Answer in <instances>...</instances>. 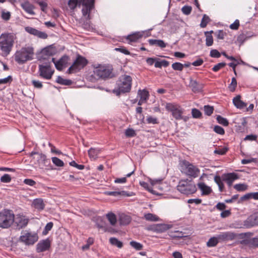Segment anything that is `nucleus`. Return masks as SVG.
Returning a JSON list of instances; mask_svg holds the SVG:
<instances>
[{"mask_svg": "<svg viewBox=\"0 0 258 258\" xmlns=\"http://www.w3.org/2000/svg\"><path fill=\"white\" fill-rule=\"evenodd\" d=\"M16 39L12 33H4L0 35V53L3 56H7L12 50Z\"/></svg>", "mask_w": 258, "mask_h": 258, "instance_id": "obj_1", "label": "nucleus"}, {"mask_svg": "<svg viewBox=\"0 0 258 258\" xmlns=\"http://www.w3.org/2000/svg\"><path fill=\"white\" fill-rule=\"evenodd\" d=\"M34 49L31 46H25L17 50L14 54L15 60L19 64H24L32 60L34 56Z\"/></svg>", "mask_w": 258, "mask_h": 258, "instance_id": "obj_2", "label": "nucleus"}, {"mask_svg": "<svg viewBox=\"0 0 258 258\" xmlns=\"http://www.w3.org/2000/svg\"><path fill=\"white\" fill-rule=\"evenodd\" d=\"M177 189L181 194L189 195L197 191L196 185L192 180L181 179L179 181Z\"/></svg>", "mask_w": 258, "mask_h": 258, "instance_id": "obj_3", "label": "nucleus"}, {"mask_svg": "<svg viewBox=\"0 0 258 258\" xmlns=\"http://www.w3.org/2000/svg\"><path fill=\"white\" fill-rule=\"evenodd\" d=\"M112 71L113 68L111 66L101 64L94 67L93 70L94 75L98 79L103 80L112 78L113 76Z\"/></svg>", "mask_w": 258, "mask_h": 258, "instance_id": "obj_4", "label": "nucleus"}, {"mask_svg": "<svg viewBox=\"0 0 258 258\" xmlns=\"http://www.w3.org/2000/svg\"><path fill=\"white\" fill-rule=\"evenodd\" d=\"M14 214L11 210L4 209L0 212V227H9L14 221Z\"/></svg>", "mask_w": 258, "mask_h": 258, "instance_id": "obj_5", "label": "nucleus"}, {"mask_svg": "<svg viewBox=\"0 0 258 258\" xmlns=\"http://www.w3.org/2000/svg\"><path fill=\"white\" fill-rule=\"evenodd\" d=\"M132 78L128 75L121 76L117 83L118 94L129 92L132 87Z\"/></svg>", "mask_w": 258, "mask_h": 258, "instance_id": "obj_6", "label": "nucleus"}, {"mask_svg": "<svg viewBox=\"0 0 258 258\" xmlns=\"http://www.w3.org/2000/svg\"><path fill=\"white\" fill-rule=\"evenodd\" d=\"M38 240V234L34 231L29 230L23 231L19 238L20 241L26 245H33Z\"/></svg>", "mask_w": 258, "mask_h": 258, "instance_id": "obj_7", "label": "nucleus"}, {"mask_svg": "<svg viewBox=\"0 0 258 258\" xmlns=\"http://www.w3.org/2000/svg\"><path fill=\"white\" fill-rule=\"evenodd\" d=\"M182 173L192 178H196L199 176L200 170L196 166L186 161H183L181 165Z\"/></svg>", "mask_w": 258, "mask_h": 258, "instance_id": "obj_8", "label": "nucleus"}, {"mask_svg": "<svg viewBox=\"0 0 258 258\" xmlns=\"http://www.w3.org/2000/svg\"><path fill=\"white\" fill-rule=\"evenodd\" d=\"M166 109L172 113V116L176 120H181L183 118L182 114L183 109L181 106L176 103H167L165 106Z\"/></svg>", "mask_w": 258, "mask_h": 258, "instance_id": "obj_9", "label": "nucleus"}, {"mask_svg": "<svg viewBox=\"0 0 258 258\" xmlns=\"http://www.w3.org/2000/svg\"><path fill=\"white\" fill-rule=\"evenodd\" d=\"M87 63L88 60L86 58L80 55H78L68 71L70 74L77 72L84 68Z\"/></svg>", "mask_w": 258, "mask_h": 258, "instance_id": "obj_10", "label": "nucleus"}, {"mask_svg": "<svg viewBox=\"0 0 258 258\" xmlns=\"http://www.w3.org/2000/svg\"><path fill=\"white\" fill-rule=\"evenodd\" d=\"M54 70L51 68L50 64H40L39 66V75L46 80H50L53 73Z\"/></svg>", "mask_w": 258, "mask_h": 258, "instance_id": "obj_11", "label": "nucleus"}, {"mask_svg": "<svg viewBox=\"0 0 258 258\" xmlns=\"http://www.w3.org/2000/svg\"><path fill=\"white\" fill-rule=\"evenodd\" d=\"M220 242L233 240L237 237L236 234L231 231L221 232L217 235Z\"/></svg>", "mask_w": 258, "mask_h": 258, "instance_id": "obj_12", "label": "nucleus"}, {"mask_svg": "<svg viewBox=\"0 0 258 258\" xmlns=\"http://www.w3.org/2000/svg\"><path fill=\"white\" fill-rule=\"evenodd\" d=\"M69 57L67 55L62 56L58 60L55 61V58H52V61L54 63L56 69L58 71H61L67 66Z\"/></svg>", "mask_w": 258, "mask_h": 258, "instance_id": "obj_13", "label": "nucleus"}, {"mask_svg": "<svg viewBox=\"0 0 258 258\" xmlns=\"http://www.w3.org/2000/svg\"><path fill=\"white\" fill-rule=\"evenodd\" d=\"M238 178V175L234 172L224 174L222 176V180L226 182L229 187H231L233 182Z\"/></svg>", "mask_w": 258, "mask_h": 258, "instance_id": "obj_14", "label": "nucleus"}, {"mask_svg": "<svg viewBox=\"0 0 258 258\" xmlns=\"http://www.w3.org/2000/svg\"><path fill=\"white\" fill-rule=\"evenodd\" d=\"M25 31L30 34L33 35L41 39H46L48 35L44 32L39 31L35 28L31 27H26L25 28Z\"/></svg>", "mask_w": 258, "mask_h": 258, "instance_id": "obj_15", "label": "nucleus"}, {"mask_svg": "<svg viewBox=\"0 0 258 258\" xmlns=\"http://www.w3.org/2000/svg\"><path fill=\"white\" fill-rule=\"evenodd\" d=\"M94 0H91L90 4L82 5L83 8L82 10L83 16L87 19H90V14L94 7Z\"/></svg>", "mask_w": 258, "mask_h": 258, "instance_id": "obj_16", "label": "nucleus"}, {"mask_svg": "<svg viewBox=\"0 0 258 258\" xmlns=\"http://www.w3.org/2000/svg\"><path fill=\"white\" fill-rule=\"evenodd\" d=\"M50 247V241L46 239L39 242L37 245V251L43 252L49 249Z\"/></svg>", "mask_w": 258, "mask_h": 258, "instance_id": "obj_17", "label": "nucleus"}, {"mask_svg": "<svg viewBox=\"0 0 258 258\" xmlns=\"http://www.w3.org/2000/svg\"><path fill=\"white\" fill-rule=\"evenodd\" d=\"M21 7L28 14L31 15H34L35 14L34 11L35 7L29 2L25 1L23 3H22L21 4Z\"/></svg>", "mask_w": 258, "mask_h": 258, "instance_id": "obj_18", "label": "nucleus"}, {"mask_svg": "<svg viewBox=\"0 0 258 258\" xmlns=\"http://www.w3.org/2000/svg\"><path fill=\"white\" fill-rule=\"evenodd\" d=\"M28 221V219L23 216L18 215L16 218V223L19 228H22L26 226Z\"/></svg>", "mask_w": 258, "mask_h": 258, "instance_id": "obj_19", "label": "nucleus"}, {"mask_svg": "<svg viewBox=\"0 0 258 258\" xmlns=\"http://www.w3.org/2000/svg\"><path fill=\"white\" fill-rule=\"evenodd\" d=\"M142 36L143 34L141 32H136L128 35L126 37V40L128 41L129 44H132V43L138 41Z\"/></svg>", "mask_w": 258, "mask_h": 258, "instance_id": "obj_20", "label": "nucleus"}, {"mask_svg": "<svg viewBox=\"0 0 258 258\" xmlns=\"http://www.w3.org/2000/svg\"><path fill=\"white\" fill-rule=\"evenodd\" d=\"M170 228V226L169 225L165 224H160L154 225L152 229L155 232L158 233H162L167 231Z\"/></svg>", "mask_w": 258, "mask_h": 258, "instance_id": "obj_21", "label": "nucleus"}, {"mask_svg": "<svg viewBox=\"0 0 258 258\" xmlns=\"http://www.w3.org/2000/svg\"><path fill=\"white\" fill-rule=\"evenodd\" d=\"M240 95H237L233 99V103L235 107L239 109H243L247 106V104L240 99Z\"/></svg>", "mask_w": 258, "mask_h": 258, "instance_id": "obj_22", "label": "nucleus"}, {"mask_svg": "<svg viewBox=\"0 0 258 258\" xmlns=\"http://www.w3.org/2000/svg\"><path fill=\"white\" fill-rule=\"evenodd\" d=\"M246 222L249 223L248 225L249 227L258 225V211L250 216L247 219Z\"/></svg>", "mask_w": 258, "mask_h": 258, "instance_id": "obj_23", "label": "nucleus"}, {"mask_svg": "<svg viewBox=\"0 0 258 258\" xmlns=\"http://www.w3.org/2000/svg\"><path fill=\"white\" fill-rule=\"evenodd\" d=\"M200 189L202 191L203 195H208L212 192V189L210 186H207L204 182H200L198 184Z\"/></svg>", "mask_w": 258, "mask_h": 258, "instance_id": "obj_24", "label": "nucleus"}, {"mask_svg": "<svg viewBox=\"0 0 258 258\" xmlns=\"http://www.w3.org/2000/svg\"><path fill=\"white\" fill-rule=\"evenodd\" d=\"M131 217L130 216L124 214H122L119 216V221L120 225H127L131 222Z\"/></svg>", "mask_w": 258, "mask_h": 258, "instance_id": "obj_25", "label": "nucleus"}, {"mask_svg": "<svg viewBox=\"0 0 258 258\" xmlns=\"http://www.w3.org/2000/svg\"><path fill=\"white\" fill-rule=\"evenodd\" d=\"M33 206L38 210H42L44 208L45 204L41 199H35L32 203Z\"/></svg>", "mask_w": 258, "mask_h": 258, "instance_id": "obj_26", "label": "nucleus"}, {"mask_svg": "<svg viewBox=\"0 0 258 258\" xmlns=\"http://www.w3.org/2000/svg\"><path fill=\"white\" fill-rule=\"evenodd\" d=\"M148 42L150 45H156L161 48H164L166 46V44L162 40L149 39Z\"/></svg>", "mask_w": 258, "mask_h": 258, "instance_id": "obj_27", "label": "nucleus"}, {"mask_svg": "<svg viewBox=\"0 0 258 258\" xmlns=\"http://www.w3.org/2000/svg\"><path fill=\"white\" fill-rule=\"evenodd\" d=\"M213 33V31H206L205 32V35L206 36V44L207 46H212L213 44V38L212 35V34Z\"/></svg>", "mask_w": 258, "mask_h": 258, "instance_id": "obj_28", "label": "nucleus"}, {"mask_svg": "<svg viewBox=\"0 0 258 258\" xmlns=\"http://www.w3.org/2000/svg\"><path fill=\"white\" fill-rule=\"evenodd\" d=\"M100 153V150L99 149L91 148L88 151L89 157L93 160H96L98 158V155Z\"/></svg>", "mask_w": 258, "mask_h": 258, "instance_id": "obj_29", "label": "nucleus"}, {"mask_svg": "<svg viewBox=\"0 0 258 258\" xmlns=\"http://www.w3.org/2000/svg\"><path fill=\"white\" fill-rule=\"evenodd\" d=\"M189 86L194 92H199L202 90L201 86L196 81L191 80Z\"/></svg>", "mask_w": 258, "mask_h": 258, "instance_id": "obj_30", "label": "nucleus"}, {"mask_svg": "<svg viewBox=\"0 0 258 258\" xmlns=\"http://www.w3.org/2000/svg\"><path fill=\"white\" fill-rule=\"evenodd\" d=\"M222 177L219 175H216L214 177V181L217 184L219 189L220 192H223L224 190V185L222 182Z\"/></svg>", "mask_w": 258, "mask_h": 258, "instance_id": "obj_31", "label": "nucleus"}, {"mask_svg": "<svg viewBox=\"0 0 258 258\" xmlns=\"http://www.w3.org/2000/svg\"><path fill=\"white\" fill-rule=\"evenodd\" d=\"M105 194L107 196H111L114 197H117L119 196H130L129 194H127V192L125 191H107L105 192Z\"/></svg>", "mask_w": 258, "mask_h": 258, "instance_id": "obj_32", "label": "nucleus"}, {"mask_svg": "<svg viewBox=\"0 0 258 258\" xmlns=\"http://www.w3.org/2000/svg\"><path fill=\"white\" fill-rule=\"evenodd\" d=\"M138 95L140 97V99L145 101H147L149 99V93L145 89L139 90L138 91Z\"/></svg>", "mask_w": 258, "mask_h": 258, "instance_id": "obj_33", "label": "nucleus"}, {"mask_svg": "<svg viewBox=\"0 0 258 258\" xmlns=\"http://www.w3.org/2000/svg\"><path fill=\"white\" fill-rule=\"evenodd\" d=\"M219 242L217 236L216 237H212L210 238L207 242V246L209 247H214L216 246Z\"/></svg>", "mask_w": 258, "mask_h": 258, "instance_id": "obj_34", "label": "nucleus"}, {"mask_svg": "<svg viewBox=\"0 0 258 258\" xmlns=\"http://www.w3.org/2000/svg\"><path fill=\"white\" fill-rule=\"evenodd\" d=\"M106 218L109 222L110 224L114 226L117 222V219L116 215L113 213H109L106 214Z\"/></svg>", "mask_w": 258, "mask_h": 258, "instance_id": "obj_35", "label": "nucleus"}, {"mask_svg": "<svg viewBox=\"0 0 258 258\" xmlns=\"http://www.w3.org/2000/svg\"><path fill=\"white\" fill-rule=\"evenodd\" d=\"M56 81L57 83L63 85H70L72 84L71 80L64 79L60 76L57 77Z\"/></svg>", "mask_w": 258, "mask_h": 258, "instance_id": "obj_36", "label": "nucleus"}, {"mask_svg": "<svg viewBox=\"0 0 258 258\" xmlns=\"http://www.w3.org/2000/svg\"><path fill=\"white\" fill-rule=\"evenodd\" d=\"M144 218L146 220L150 221H158L159 220V218L157 215L151 213L145 214Z\"/></svg>", "mask_w": 258, "mask_h": 258, "instance_id": "obj_37", "label": "nucleus"}, {"mask_svg": "<svg viewBox=\"0 0 258 258\" xmlns=\"http://www.w3.org/2000/svg\"><path fill=\"white\" fill-rule=\"evenodd\" d=\"M169 63L166 60H162L160 61L158 59L155 62V67L157 68H161L162 67H167L169 66Z\"/></svg>", "mask_w": 258, "mask_h": 258, "instance_id": "obj_38", "label": "nucleus"}, {"mask_svg": "<svg viewBox=\"0 0 258 258\" xmlns=\"http://www.w3.org/2000/svg\"><path fill=\"white\" fill-rule=\"evenodd\" d=\"M229 148L227 147H219L214 150V153L216 154L223 155L226 154Z\"/></svg>", "mask_w": 258, "mask_h": 258, "instance_id": "obj_39", "label": "nucleus"}, {"mask_svg": "<svg viewBox=\"0 0 258 258\" xmlns=\"http://www.w3.org/2000/svg\"><path fill=\"white\" fill-rule=\"evenodd\" d=\"M109 242L112 245L116 246L118 248H121L123 246L122 243L114 237L110 238Z\"/></svg>", "mask_w": 258, "mask_h": 258, "instance_id": "obj_40", "label": "nucleus"}, {"mask_svg": "<svg viewBox=\"0 0 258 258\" xmlns=\"http://www.w3.org/2000/svg\"><path fill=\"white\" fill-rule=\"evenodd\" d=\"M234 188L238 191H243L247 189L248 186L244 183H239L235 184Z\"/></svg>", "mask_w": 258, "mask_h": 258, "instance_id": "obj_41", "label": "nucleus"}, {"mask_svg": "<svg viewBox=\"0 0 258 258\" xmlns=\"http://www.w3.org/2000/svg\"><path fill=\"white\" fill-rule=\"evenodd\" d=\"M216 119L219 123L225 126H227L229 124V122L228 120L226 118H224L220 115H218L216 117Z\"/></svg>", "mask_w": 258, "mask_h": 258, "instance_id": "obj_42", "label": "nucleus"}, {"mask_svg": "<svg viewBox=\"0 0 258 258\" xmlns=\"http://www.w3.org/2000/svg\"><path fill=\"white\" fill-rule=\"evenodd\" d=\"M237 83L236 78L234 77L232 78L231 83L228 86L229 90L232 92H234L237 87Z\"/></svg>", "mask_w": 258, "mask_h": 258, "instance_id": "obj_43", "label": "nucleus"}, {"mask_svg": "<svg viewBox=\"0 0 258 258\" xmlns=\"http://www.w3.org/2000/svg\"><path fill=\"white\" fill-rule=\"evenodd\" d=\"M210 21V18L206 14L204 15L203 18L200 24V26L202 28H205L207 26V24Z\"/></svg>", "mask_w": 258, "mask_h": 258, "instance_id": "obj_44", "label": "nucleus"}, {"mask_svg": "<svg viewBox=\"0 0 258 258\" xmlns=\"http://www.w3.org/2000/svg\"><path fill=\"white\" fill-rule=\"evenodd\" d=\"M52 163L56 166L62 167L64 165L63 162L56 157H52L51 158Z\"/></svg>", "mask_w": 258, "mask_h": 258, "instance_id": "obj_45", "label": "nucleus"}, {"mask_svg": "<svg viewBox=\"0 0 258 258\" xmlns=\"http://www.w3.org/2000/svg\"><path fill=\"white\" fill-rule=\"evenodd\" d=\"M172 68L175 71H182L183 69V64L180 62H174L172 64Z\"/></svg>", "mask_w": 258, "mask_h": 258, "instance_id": "obj_46", "label": "nucleus"}, {"mask_svg": "<svg viewBox=\"0 0 258 258\" xmlns=\"http://www.w3.org/2000/svg\"><path fill=\"white\" fill-rule=\"evenodd\" d=\"M226 65L225 62H220L215 65L212 68V71L214 72L219 71L220 69L224 68Z\"/></svg>", "mask_w": 258, "mask_h": 258, "instance_id": "obj_47", "label": "nucleus"}, {"mask_svg": "<svg viewBox=\"0 0 258 258\" xmlns=\"http://www.w3.org/2000/svg\"><path fill=\"white\" fill-rule=\"evenodd\" d=\"M78 4L80 5L79 0H70L68 2V5L71 10H74Z\"/></svg>", "mask_w": 258, "mask_h": 258, "instance_id": "obj_48", "label": "nucleus"}, {"mask_svg": "<svg viewBox=\"0 0 258 258\" xmlns=\"http://www.w3.org/2000/svg\"><path fill=\"white\" fill-rule=\"evenodd\" d=\"M147 123L148 124H158L159 123L158 119L151 116H148L146 119Z\"/></svg>", "mask_w": 258, "mask_h": 258, "instance_id": "obj_49", "label": "nucleus"}, {"mask_svg": "<svg viewBox=\"0 0 258 258\" xmlns=\"http://www.w3.org/2000/svg\"><path fill=\"white\" fill-rule=\"evenodd\" d=\"M43 53L46 55L51 56L54 53V50L50 47H46L43 50Z\"/></svg>", "mask_w": 258, "mask_h": 258, "instance_id": "obj_50", "label": "nucleus"}, {"mask_svg": "<svg viewBox=\"0 0 258 258\" xmlns=\"http://www.w3.org/2000/svg\"><path fill=\"white\" fill-rule=\"evenodd\" d=\"M11 13L9 12H5L4 10L2 11L1 17L5 21H8L11 18Z\"/></svg>", "mask_w": 258, "mask_h": 258, "instance_id": "obj_51", "label": "nucleus"}, {"mask_svg": "<svg viewBox=\"0 0 258 258\" xmlns=\"http://www.w3.org/2000/svg\"><path fill=\"white\" fill-rule=\"evenodd\" d=\"M213 111L214 108L213 107L209 105H206L204 106V111L206 115L208 116L211 115L213 113Z\"/></svg>", "mask_w": 258, "mask_h": 258, "instance_id": "obj_52", "label": "nucleus"}, {"mask_svg": "<svg viewBox=\"0 0 258 258\" xmlns=\"http://www.w3.org/2000/svg\"><path fill=\"white\" fill-rule=\"evenodd\" d=\"M125 135L127 137H133L136 136V133L133 128H127L125 130Z\"/></svg>", "mask_w": 258, "mask_h": 258, "instance_id": "obj_53", "label": "nucleus"}, {"mask_svg": "<svg viewBox=\"0 0 258 258\" xmlns=\"http://www.w3.org/2000/svg\"><path fill=\"white\" fill-rule=\"evenodd\" d=\"M11 177L8 174H5L1 178V181L4 183H9L11 181Z\"/></svg>", "mask_w": 258, "mask_h": 258, "instance_id": "obj_54", "label": "nucleus"}, {"mask_svg": "<svg viewBox=\"0 0 258 258\" xmlns=\"http://www.w3.org/2000/svg\"><path fill=\"white\" fill-rule=\"evenodd\" d=\"M130 245L138 250H141L143 247V246L141 243L134 241L130 242Z\"/></svg>", "mask_w": 258, "mask_h": 258, "instance_id": "obj_55", "label": "nucleus"}, {"mask_svg": "<svg viewBox=\"0 0 258 258\" xmlns=\"http://www.w3.org/2000/svg\"><path fill=\"white\" fill-rule=\"evenodd\" d=\"M214 131L217 134L223 135L225 134V131L223 127L219 125H216L214 126Z\"/></svg>", "mask_w": 258, "mask_h": 258, "instance_id": "obj_56", "label": "nucleus"}, {"mask_svg": "<svg viewBox=\"0 0 258 258\" xmlns=\"http://www.w3.org/2000/svg\"><path fill=\"white\" fill-rule=\"evenodd\" d=\"M221 54L217 49H212L210 51V55L213 58H219Z\"/></svg>", "mask_w": 258, "mask_h": 258, "instance_id": "obj_57", "label": "nucleus"}, {"mask_svg": "<svg viewBox=\"0 0 258 258\" xmlns=\"http://www.w3.org/2000/svg\"><path fill=\"white\" fill-rule=\"evenodd\" d=\"M192 115L194 118H200L202 116V113L200 110L196 108H194L191 110Z\"/></svg>", "mask_w": 258, "mask_h": 258, "instance_id": "obj_58", "label": "nucleus"}, {"mask_svg": "<svg viewBox=\"0 0 258 258\" xmlns=\"http://www.w3.org/2000/svg\"><path fill=\"white\" fill-rule=\"evenodd\" d=\"M181 10L184 14L188 15L190 14L192 8L190 6H185L182 7Z\"/></svg>", "mask_w": 258, "mask_h": 258, "instance_id": "obj_59", "label": "nucleus"}, {"mask_svg": "<svg viewBox=\"0 0 258 258\" xmlns=\"http://www.w3.org/2000/svg\"><path fill=\"white\" fill-rule=\"evenodd\" d=\"M70 165L72 166L75 167L79 170H83L84 169L85 166L83 165L78 164L75 161H72L70 163Z\"/></svg>", "mask_w": 258, "mask_h": 258, "instance_id": "obj_60", "label": "nucleus"}, {"mask_svg": "<svg viewBox=\"0 0 258 258\" xmlns=\"http://www.w3.org/2000/svg\"><path fill=\"white\" fill-rule=\"evenodd\" d=\"M239 21L238 20H236L234 23L231 24L229 27L232 30H237L239 28Z\"/></svg>", "mask_w": 258, "mask_h": 258, "instance_id": "obj_61", "label": "nucleus"}, {"mask_svg": "<svg viewBox=\"0 0 258 258\" xmlns=\"http://www.w3.org/2000/svg\"><path fill=\"white\" fill-rule=\"evenodd\" d=\"M32 84L36 88L41 89L43 87L41 82L39 81L32 80Z\"/></svg>", "mask_w": 258, "mask_h": 258, "instance_id": "obj_62", "label": "nucleus"}, {"mask_svg": "<svg viewBox=\"0 0 258 258\" xmlns=\"http://www.w3.org/2000/svg\"><path fill=\"white\" fill-rule=\"evenodd\" d=\"M226 33L222 30H219L216 33V37L218 39H223Z\"/></svg>", "mask_w": 258, "mask_h": 258, "instance_id": "obj_63", "label": "nucleus"}, {"mask_svg": "<svg viewBox=\"0 0 258 258\" xmlns=\"http://www.w3.org/2000/svg\"><path fill=\"white\" fill-rule=\"evenodd\" d=\"M246 39V35L244 34H241L238 36L237 40L240 43L242 44L245 41Z\"/></svg>", "mask_w": 258, "mask_h": 258, "instance_id": "obj_64", "label": "nucleus"}]
</instances>
